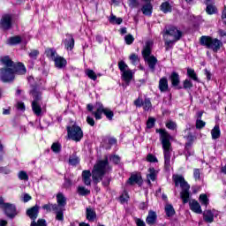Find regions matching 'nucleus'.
Returning a JSON list of instances; mask_svg holds the SVG:
<instances>
[{"label":"nucleus","instance_id":"nucleus-1","mask_svg":"<svg viewBox=\"0 0 226 226\" xmlns=\"http://www.w3.org/2000/svg\"><path fill=\"white\" fill-rule=\"evenodd\" d=\"M0 63L3 67L0 68V80L4 84H10L15 80V75H25L26 66L22 63H15L10 59L9 56H2Z\"/></svg>","mask_w":226,"mask_h":226},{"label":"nucleus","instance_id":"nucleus-2","mask_svg":"<svg viewBox=\"0 0 226 226\" xmlns=\"http://www.w3.org/2000/svg\"><path fill=\"white\" fill-rule=\"evenodd\" d=\"M110 167L109 166V159L97 162L92 170V179L94 185H98L100 181H102L103 186H109L110 185V177L107 175V172Z\"/></svg>","mask_w":226,"mask_h":226},{"label":"nucleus","instance_id":"nucleus-3","mask_svg":"<svg viewBox=\"0 0 226 226\" xmlns=\"http://www.w3.org/2000/svg\"><path fill=\"white\" fill-rule=\"evenodd\" d=\"M157 133L161 135V142L162 144L164 167L166 170H170V158L172 156V144H170V134L163 129H157Z\"/></svg>","mask_w":226,"mask_h":226},{"label":"nucleus","instance_id":"nucleus-4","mask_svg":"<svg viewBox=\"0 0 226 226\" xmlns=\"http://www.w3.org/2000/svg\"><path fill=\"white\" fill-rule=\"evenodd\" d=\"M45 89L41 86V81L32 84L31 94L34 101L32 102V110L35 116H41V105H40V101L41 100V91Z\"/></svg>","mask_w":226,"mask_h":226},{"label":"nucleus","instance_id":"nucleus-5","mask_svg":"<svg viewBox=\"0 0 226 226\" xmlns=\"http://www.w3.org/2000/svg\"><path fill=\"white\" fill-rule=\"evenodd\" d=\"M173 181L175 186H180L182 192H180V199L184 204H187L190 200V185L185 180V177L181 175H173Z\"/></svg>","mask_w":226,"mask_h":226},{"label":"nucleus","instance_id":"nucleus-6","mask_svg":"<svg viewBox=\"0 0 226 226\" xmlns=\"http://www.w3.org/2000/svg\"><path fill=\"white\" fill-rule=\"evenodd\" d=\"M200 43L207 49H211L213 52H217L220 49H222V46L223 45L222 41L218 39H213L212 37L206 35L200 37Z\"/></svg>","mask_w":226,"mask_h":226},{"label":"nucleus","instance_id":"nucleus-7","mask_svg":"<svg viewBox=\"0 0 226 226\" xmlns=\"http://www.w3.org/2000/svg\"><path fill=\"white\" fill-rule=\"evenodd\" d=\"M95 109L96 111L92 112L95 119H102V114H104L109 121L114 117V112L109 108H104L102 102H96Z\"/></svg>","mask_w":226,"mask_h":226},{"label":"nucleus","instance_id":"nucleus-8","mask_svg":"<svg viewBox=\"0 0 226 226\" xmlns=\"http://www.w3.org/2000/svg\"><path fill=\"white\" fill-rule=\"evenodd\" d=\"M162 36L164 40H169V36H172L173 41H179L181 36H183V32L178 30L176 26H169L164 28Z\"/></svg>","mask_w":226,"mask_h":226},{"label":"nucleus","instance_id":"nucleus-9","mask_svg":"<svg viewBox=\"0 0 226 226\" xmlns=\"http://www.w3.org/2000/svg\"><path fill=\"white\" fill-rule=\"evenodd\" d=\"M67 133L69 139L74 140L75 142H80L82 137H84V132L79 125H72V127H67Z\"/></svg>","mask_w":226,"mask_h":226},{"label":"nucleus","instance_id":"nucleus-10","mask_svg":"<svg viewBox=\"0 0 226 226\" xmlns=\"http://www.w3.org/2000/svg\"><path fill=\"white\" fill-rule=\"evenodd\" d=\"M11 15L10 14H5L2 17L0 20V26L4 31H10L11 29Z\"/></svg>","mask_w":226,"mask_h":226},{"label":"nucleus","instance_id":"nucleus-11","mask_svg":"<svg viewBox=\"0 0 226 226\" xmlns=\"http://www.w3.org/2000/svg\"><path fill=\"white\" fill-rule=\"evenodd\" d=\"M3 209L8 218L13 219L14 216H17V207H15V205L5 203Z\"/></svg>","mask_w":226,"mask_h":226},{"label":"nucleus","instance_id":"nucleus-12","mask_svg":"<svg viewBox=\"0 0 226 226\" xmlns=\"http://www.w3.org/2000/svg\"><path fill=\"white\" fill-rule=\"evenodd\" d=\"M189 206L191 211H193V213H196L197 215H202V207H200V204L199 203V201L192 200L189 202Z\"/></svg>","mask_w":226,"mask_h":226},{"label":"nucleus","instance_id":"nucleus-13","mask_svg":"<svg viewBox=\"0 0 226 226\" xmlns=\"http://www.w3.org/2000/svg\"><path fill=\"white\" fill-rule=\"evenodd\" d=\"M148 172L149 173L147 175V183L151 186V181H156L158 171L154 170V168H149Z\"/></svg>","mask_w":226,"mask_h":226},{"label":"nucleus","instance_id":"nucleus-14","mask_svg":"<svg viewBox=\"0 0 226 226\" xmlns=\"http://www.w3.org/2000/svg\"><path fill=\"white\" fill-rule=\"evenodd\" d=\"M53 61L55 63V66L58 70H63V68H66L67 62L64 57L58 55Z\"/></svg>","mask_w":226,"mask_h":226},{"label":"nucleus","instance_id":"nucleus-15","mask_svg":"<svg viewBox=\"0 0 226 226\" xmlns=\"http://www.w3.org/2000/svg\"><path fill=\"white\" fill-rule=\"evenodd\" d=\"M128 185H142V177L139 174H132L127 181Z\"/></svg>","mask_w":226,"mask_h":226},{"label":"nucleus","instance_id":"nucleus-16","mask_svg":"<svg viewBox=\"0 0 226 226\" xmlns=\"http://www.w3.org/2000/svg\"><path fill=\"white\" fill-rule=\"evenodd\" d=\"M53 211L56 215V220H58L59 222H63V220H64V208L57 207V205H54Z\"/></svg>","mask_w":226,"mask_h":226},{"label":"nucleus","instance_id":"nucleus-17","mask_svg":"<svg viewBox=\"0 0 226 226\" xmlns=\"http://www.w3.org/2000/svg\"><path fill=\"white\" fill-rule=\"evenodd\" d=\"M158 87L161 93H167L169 91V79L165 77L161 78Z\"/></svg>","mask_w":226,"mask_h":226},{"label":"nucleus","instance_id":"nucleus-18","mask_svg":"<svg viewBox=\"0 0 226 226\" xmlns=\"http://www.w3.org/2000/svg\"><path fill=\"white\" fill-rule=\"evenodd\" d=\"M122 79L125 81V87L130 86V82L133 79V72L132 70L125 71L122 72Z\"/></svg>","mask_w":226,"mask_h":226},{"label":"nucleus","instance_id":"nucleus-19","mask_svg":"<svg viewBox=\"0 0 226 226\" xmlns=\"http://www.w3.org/2000/svg\"><path fill=\"white\" fill-rule=\"evenodd\" d=\"M151 47H153V41H148L146 42V45L142 50V56L144 59H147V57H151Z\"/></svg>","mask_w":226,"mask_h":226},{"label":"nucleus","instance_id":"nucleus-20","mask_svg":"<svg viewBox=\"0 0 226 226\" xmlns=\"http://www.w3.org/2000/svg\"><path fill=\"white\" fill-rule=\"evenodd\" d=\"M157 218L158 216L156 215V212L150 210L148 212V215L147 216L146 222L147 225H154Z\"/></svg>","mask_w":226,"mask_h":226},{"label":"nucleus","instance_id":"nucleus-21","mask_svg":"<svg viewBox=\"0 0 226 226\" xmlns=\"http://www.w3.org/2000/svg\"><path fill=\"white\" fill-rule=\"evenodd\" d=\"M170 80L171 82V86H173V87H177V86H179L181 79H179V74L176 72H171L170 76Z\"/></svg>","mask_w":226,"mask_h":226},{"label":"nucleus","instance_id":"nucleus-22","mask_svg":"<svg viewBox=\"0 0 226 226\" xmlns=\"http://www.w3.org/2000/svg\"><path fill=\"white\" fill-rule=\"evenodd\" d=\"M68 39L64 41L65 49L67 50H73V48L75 47V39H73V36L72 34H67Z\"/></svg>","mask_w":226,"mask_h":226},{"label":"nucleus","instance_id":"nucleus-23","mask_svg":"<svg viewBox=\"0 0 226 226\" xmlns=\"http://www.w3.org/2000/svg\"><path fill=\"white\" fill-rule=\"evenodd\" d=\"M56 202H57V207H62L64 209V206H66V197H64V194L63 192H58L56 194Z\"/></svg>","mask_w":226,"mask_h":226},{"label":"nucleus","instance_id":"nucleus-24","mask_svg":"<svg viewBox=\"0 0 226 226\" xmlns=\"http://www.w3.org/2000/svg\"><path fill=\"white\" fill-rule=\"evenodd\" d=\"M145 61H147L150 70H152V72H154L156 64L158 63V59H156L154 56H151L147 58H145Z\"/></svg>","mask_w":226,"mask_h":226},{"label":"nucleus","instance_id":"nucleus-25","mask_svg":"<svg viewBox=\"0 0 226 226\" xmlns=\"http://www.w3.org/2000/svg\"><path fill=\"white\" fill-rule=\"evenodd\" d=\"M82 179H83L84 185H86L87 186H91V171L83 170Z\"/></svg>","mask_w":226,"mask_h":226},{"label":"nucleus","instance_id":"nucleus-26","mask_svg":"<svg viewBox=\"0 0 226 226\" xmlns=\"http://www.w3.org/2000/svg\"><path fill=\"white\" fill-rule=\"evenodd\" d=\"M45 55L47 57L50 59V61H54L56 57H57L59 55H57V51L56 49L48 48L45 49Z\"/></svg>","mask_w":226,"mask_h":226},{"label":"nucleus","instance_id":"nucleus-27","mask_svg":"<svg viewBox=\"0 0 226 226\" xmlns=\"http://www.w3.org/2000/svg\"><path fill=\"white\" fill-rule=\"evenodd\" d=\"M40 213V207L35 205L34 207L29 209V218L31 220H36L38 218V214Z\"/></svg>","mask_w":226,"mask_h":226},{"label":"nucleus","instance_id":"nucleus-28","mask_svg":"<svg viewBox=\"0 0 226 226\" xmlns=\"http://www.w3.org/2000/svg\"><path fill=\"white\" fill-rule=\"evenodd\" d=\"M22 41L20 35H15L7 40V45H19Z\"/></svg>","mask_w":226,"mask_h":226},{"label":"nucleus","instance_id":"nucleus-29","mask_svg":"<svg viewBox=\"0 0 226 226\" xmlns=\"http://www.w3.org/2000/svg\"><path fill=\"white\" fill-rule=\"evenodd\" d=\"M109 24L117 25V26H121V24H123V19L122 18H117L116 15L111 14L109 17Z\"/></svg>","mask_w":226,"mask_h":226},{"label":"nucleus","instance_id":"nucleus-30","mask_svg":"<svg viewBox=\"0 0 226 226\" xmlns=\"http://www.w3.org/2000/svg\"><path fill=\"white\" fill-rule=\"evenodd\" d=\"M221 135L222 132L220 131V125H215V127L211 130L213 140H216Z\"/></svg>","mask_w":226,"mask_h":226},{"label":"nucleus","instance_id":"nucleus-31","mask_svg":"<svg viewBox=\"0 0 226 226\" xmlns=\"http://www.w3.org/2000/svg\"><path fill=\"white\" fill-rule=\"evenodd\" d=\"M203 216L205 222H207V223H212L213 220H215V215L213 214V212H211V210L205 211Z\"/></svg>","mask_w":226,"mask_h":226},{"label":"nucleus","instance_id":"nucleus-32","mask_svg":"<svg viewBox=\"0 0 226 226\" xmlns=\"http://www.w3.org/2000/svg\"><path fill=\"white\" fill-rule=\"evenodd\" d=\"M96 218V213L92 208H87V220L89 222H94Z\"/></svg>","mask_w":226,"mask_h":226},{"label":"nucleus","instance_id":"nucleus-33","mask_svg":"<svg viewBox=\"0 0 226 226\" xmlns=\"http://www.w3.org/2000/svg\"><path fill=\"white\" fill-rule=\"evenodd\" d=\"M69 163L70 165H79L80 163V159L79 156H77V154H72L69 158Z\"/></svg>","mask_w":226,"mask_h":226},{"label":"nucleus","instance_id":"nucleus-34","mask_svg":"<svg viewBox=\"0 0 226 226\" xmlns=\"http://www.w3.org/2000/svg\"><path fill=\"white\" fill-rule=\"evenodd\" d=\"M141 11L144 15H151L153 13V5L147 4L142 7Z\"/></svg>","mask_w":226,"mask_h":226},{"label":"nucleus","instance_id":"nucleus-35","mask_svg":"<svg viewBox=\"0 0 226 226\" xmlns=\"http://www.w3.org/2000/svg\"><path fill=\"white\" fill-rule=\"evenodd\" d=\"M187 75L188 77H190V79H192L195 82H199V77H197V73L195 72V70L190 67L187 68Z\"/></svg>","mask_w":226,"mask_h":226},{"label":"nucleus","instance_id":"nucleus-36","mask_svg":"<svg viewBox=\"0 0 226 226\" xmlns=\"http://www.w3.org/2000/svg\"><path fill=\"white\" fill-rule=\"evenodd\" d=\"M165 213L167 216H174L176 215V210H174V207L171 204H167L165 206Z\"/></svg>","mask_w":226,"mask_h":226},{"label":"nucleus","instance_id":"nucleus-37","mask_svg":"<svg viewBox=\"0 0 226 226\" xmlns=\"http://www.w3.org/2000/svg\"><path fill=\"white\" fill-rule=\"evenodd\" d=\"M161 11H163V13H169L172 11V7L169 2H164L161 4Z\"/></svg>","mask_w":226,"mask_h":226},{"label":"nucleus","instance_id":"nucleus-38","mask_svg":"<svg viewBox=\"0 0 226 226\" xmlns=\"http://www.w3.org/2000/svg\"><path fill=\"white\" fill-rule=\"evenodd\" d=\"M199 200L202 204V206H206V207H207V206L209 205V199L207 198V194H200Z\"/></svg>","mask_w":226,"mask_h":226},{"label":"nucleus","instance_id":"nucleus-39","mask_svg":"<svg viewBox=\"0 0 226 226\" xmlns=\"http://www.w3.org/2000/svg\"><path fill=\"white\" fill-rule=\"evenodd\" d=\"M164 41H165L164 46H165L166 51L170 50V49H172V47H174V43H176V41H177L174 40H169V37H168V39H164Z\"/></svg>","mask_w":226,"mask_h":226},{"label":"nucleus","instance_id":"nucleus-40","mask_svg":"<svg viewBox=\"0 0 226 226\" xmlns=\"http://www.w3.org/2000/svg\"><path fill=\"white\" fill-rule=\"evenodd\" d=\"M39 56H40V50L31 49V51L29 53V57L32 61H36V59H38Z\"/></svg>","mask_w":226,"mask_h":226},{"label":"nucleus","instance_id":"nucleus-41","mask_svg":"<svg viewBox=\"0 0 226 226\" xmlns=\"http://www.w3.org/2000/svg\"><path fill=\"white\" fill-rule=\"evenodd\" d=\"M187 142L185 144V149H188L189 147H192V144H193V140H195V137L192 134H189L185 137Z\"/></svg>","mask_w":226,"mask_h":226},{"label":"nucleus","instance_id":"nucleus-42","mask_svg":"<svg viewBox=\"0 0 226 226\" xmlns=\"http://www.w3.org/2000/svg\"><path fill=\"white\" fill-rule=\"evenodd\" d=\"M86 75H87L88 79H91V80H96V79H98L96 72L91 69L86 71Z\"/></svg>","mask_w":226,"mask_h":226},{"label":"nucleus","instance_id":"nucleus-43","mask_svg":"<svg viewBox=\"0 0 226 226\" xmlns=\"http://www.w3.org/2000/svg\"><path fill=\"white\" fill-rule=\"evenodd\" d=\"M78 193H79V195L86 196V195H89V193H91V191L87 190L84 186H79Z\"/></svg>","mask_w":226,"mask_h":226},{"label":"nucleus","instance_id":"nucleus-44","mask_svg":"<svg viewBox=\"0 0 226 226\" xmlns=\"http://www.w3.org/2000/svg\"><path fill=\"white\" fill-rule=\"evenodd\" d=\"M118 68L122 73H124V72H128V70H130L128 69V64H126V63H124V61L123 60L118 62Z\"/></svg>","mask_w":226,"mask_h":226},{"label":"nucleus","instance_id":"nucleus-45","mask_svg":"<svg viewBox=\"0 0 226 226\" xmlns=\"http://www.w3.org/2000/svg\"><path fill=\"white\" fill-rule=\"evenodd\" d=\"M206 11L208 15H213L214 13H216V7L213 4H207Z\"/></svg>","mask_w":226,"mask_h":226},{"label":"nucleus","instance_id":"nucleus-46","mask_svg":"<svg viewBox=\"0 0 226 226\" xmlns=\"http://www.w3.org/2000/svg\"><path fill=\"white\" fill-rule=\"evenodd\" d=\"M31 226H47V221L44 219H39L37 222H32Z\"/></svg>","mask_w":226,"mask_h":226},{"label":"nucleus","instance_id":"nucleus-47","mask_svg":"<svg viewBox=\"0 0 226 226\" xmlns=\"http://www.w3.org/2000/svg\"><path fill=\"white\" fill-rule=\"evenodd\" d=\"M124 41H125L126 45H132V43H133V41H135V38H133V35L129 34L124 36Z\"/></svg>","mask_w":226,"mask_h":226},{"label":"nucleus","instance_id":"nucleus-48","mask_svg":"<svg viewBox=\"0 0 226 226\" xmlns=\"http://www.w3.org/2000/svg\"><path fill=\"white\" fill-rule=\"evenodd\" d=\"M18 177L19 179H21V181H27V179H29V176H27V172L26 171H19Z\"/></svg>","mask_w":226,"mask_h":226},{"label":"nucleus","instance_id":"nucleus-49","mask_svg":"<svg viewBox=\"0 0 226 226\" xmlns=\"http://www.w3.org/2000/svg\"><path fill=\"white\" fill-rule=\"evenodd\" d=\"M147 162H149L150 163H156L158 162V159L156 156L153 155V154H148L147 156Z\"/></svg>","mask_w":226,"mask_h":226},{"label":"nucleus","instance_id":"nucleus-50","mask_svg":"<svg viewBox=\"0 0 226 226\" xmlns=\"http://www.w3.org/2000/svg\"><path fill=\"white\" fill-rule=\"evenodd\" d=\"M151 107H152L151 100L145 99V101L143 102V109H144V110H149V109H151Z\"/></svg>","mask_w":226,"mask_h":226},{"label":"nucleus","instance_id":"nucleus-51","mask_svg":"<svg viewBox=\"0 0 226 226\" xmlns=\"http://www.w3.org/2000/svg\"><path fill=\"white\" fill-rule=\"evenodd\" d=\"M206 126V122L202 121L201 119L196 120V128L197 130H202Z\"/></svg>","mask_w":226,"mask_h":226},{"label":"nucleus","instance_id":"nucleus-52","mask_svg":"<svg viewBox=\"0 0 226 226\" xmlns=\"http://www.w3.org/2000/svg\"><path fill=\"white\" fill-rule=\"evenodd\" d=\"M166 127L169 130H176L177 128V124H176V122L170 121V122L166 123Z\"/></svg>","mask_w":226,"mask_h":226},{"label":"nucleus","instance_id":"nucleus-53","mask_svg":"<svg viewBox=\"0 0 226 226\" xmlns=\"http://www.w3.org/2000/svg\"><path fill=\"white\" fill-rule=\"evenodd\" d=\"M193 87V83L190 79H185L184 81V89H192Z\"/></svg>","mask_w":226,"mask_h":226},{"label":"nucleus","instance_id":"nucleus-54","mask_svg":"<svg viewBox=\"0 0 226 226\" xmlns=\"http://www.w3.org/2000/svg\"><path fill=\"white\" fill-rule=\"evenodd\" d=\"M193 177L195 181H200V170L199 169L193 170Z\"/></svg>","mask_w":226,"mask_h":226},{"label":"nucleus","instance_id":"nucleus-55","mask_svg":"<svg viewBox=\"0 0 226 226\" xmlns=\"http://www.w3.org/2000/svg\"><path fill=\"white\" fill-rule=\"evenodd\" d=\"M51 149L54 153H59L61 151V145L59 143H53Z\"/></svg>","mask_w":226,"mask_h":226},{"label":"nucleus","instance_id":"nucleus-56","mask_svg":"<svg viewBox=\"0 0 226 226\" xmlns=\"http://www.w3.org/2000/svg\"><path fill=\"white\" fill-rule=\"evenodd\" d=\"M130 60H131L132 64H137L139 61V56H137L136 54H132L130 56Z\"/></svg>","mask_w":226,"mask_h":226},{"label":"nucleus","instance_id":"nucleus-57","mask_svg":"<svg viewBox=\"0 0 226 226\" xmlns=\"http://www.w3.org/2000/svg\"><path fill=\"white\" fill-rule=\"evenodd\" d=\"M156 122V120L153 117H149L147 122V128H153L154 126V123Z\"/></svg>","mask_w":226,"mask_h":226},{"label":"nucleus","instance_id":"nucleus-58","mask_svg":"<svg viewBox=\"0 0 226 226\" xmlns=\"http://www.w3.org/2000/svg\"><path fill=\"white\" fill-rule=\"evenodd\" d=\"M53 206H57V204H46L42 206V209H45L46 211H54Z\"/></svg>","mask_w":226,"mask_h":226},{"label":"nucleus","instance_id":"nucleus-59","mask_svg":"<svg viewBox=\"0 0 226 226\" xmlns=\"http://www.w3.org/2000/svg\"><path fill=\"white\" fill-rule=\"evenodd\" d=\"M18 110H21V112H24L26 110V105L22 102H19L16 105Z\"/></svg>","mask_w":226,"mask_h":226},{"label":"nucleus","instance_id":"nucleus-60","mask_svg":"<svg viewBox=\"0 0 226 226\" xmlns=\"http://www.w3.org/2000/svg\"><path fill=\"white\" fill-rule=\"evenodd\" d=\"M130 8H137L139 6V0H129Z\"/></svg>","mask_w":226,"mask_h":226},{"label":"nucleus","instance_id":"nucleus-61","mask_svg":"<svg viewBox=\"0 0 226 226\" xmlns=\"http://www.w3.org/2000/svg\"><path fill=\"white\" fill-rule=\"evenodd\" d=\"M135 223L137 226H146V222L143 220L139 218L135 219Z\"/></svg>","mask_w":226,"mask_h":226},{"label":"nucleus","instance_id":"nucleus-62","mask_svg":"<svg viewBox=\"0 0 226 226\" xmlns=\"http://www.w3.org/2000/svg\"><path fill=\"white\" fill-rule=\"evenodd\" d=\"M110 162H112L113 163H116V164L119 163V162H120L119 156H117V155L111 156Z\"/></svg>","mask_w":226,"mask_h":226},{"label":"nucleus","instance_id":"nucleus-63","mask_svg":"<svg viewBox=\"0 0 226 226\" xmlns=\"http://www.w3.org/2000/svg\"><path fill=\"white\" fill-rule=\"evenodd\" d=\"M143 104H144V102L140 98H138L136 101H134V105L136 107H142Z\"/></svg>","mask_w":226,"mask_h":226},{"label":"nucleus","instance_id":"nucleus-64","mask_svg":"<svg viewBox=\"0 0 226 226\" xmlns=\"http://www.w3.org/2000/svg\"><path fill=\"white\" fill-rule=\"evenodd\" d=\"M87 123L90 124V126H94V118L91 117H87Z\"/></svg>","mask_w":226,"mask_h":226}]
</instances>
